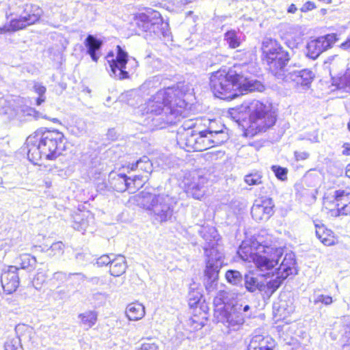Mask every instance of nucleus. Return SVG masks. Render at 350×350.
<instances>
[{"label": "nucleus", "mask_w": 350, "mask_h": 350, "mask_svg": "<svg viewBox=\"0 0 350 350\" xmlns=\"http://www.w3.org/2000/svg\"><path fill=\"white\" fill-rule=\"evenodd\" d=\"M180 86L161 90L147 103V113L159 115L158 120L167 124H175L183 117L186 106Z\"/></svg>", "instance_id": "f257e3e1"}, {"label": "nucleus", "mask_w": 350, "mask_h": 350, "mask_svg": "<svg viewBox=\"0 0 350 350\" xmlns=\"http://www.w3.org/2000/svg\"><path fill=\"white\" fill-rule=\"evenodd\" d=\"M243 77L236 70H218L211 75L210 85L215 96L221 99H233L238 96L237 90L243 92L262 91L263 85L258 81H246L243 83Z\"/></svg>", "instance_id": "f03ea898"}, {"label": "nucleus", "mask_w": 350, "mask_h": 350, "mask_svg": "<svg viewBox=\"0 0 350 350\" xmlns=\"http://www.w3.org/2000/svg\"><path fill=\"white\" fill-rule=\"evenodd\" d=\"M243 112L249 116V127L257 132H265L276 122V113L270 103L252 100L243 103L239 107L232 109L230 113L236 122L243 118Z\"/></svg>", "instance_id": "7ed1b4c3"}, {"label": "nucleus", "mask_w": 350, "mask_h": 350, "mask_svg": "<svg viewBox=\"0 0 350 350\" xmlns=\"http://www.w3.org/2000/svg\"><path fill=\"white\" fill-rule=\"evenodd\" d=\"M262 59L269 72L280 81L286 72V65L290 60L288 51H285L275 40L265 38L262 43Z\"/></svg>", "instance_id": "20e7f679"}, {"label": "nucleus", "mask_w": 350, "mask_h": 350, "mask_svg": "<svg viewBox=\"0 0 350 350\" xmlns=\"http://www.w3.org/2000/svg\"><path fill=\"white\" fill-rule=\"evenodd\" d=\"M38 138L40 148L46 160H53L61 154L65 148L66 140L62 133L57 130H38L34 133Z\"/></svg>", "instance_id": "39448f33"}, {"label": "nucleus", "mask_w": 350, "mask_h": 350, "mask_svg": "<svg viewBox=\"0 0 350 350\" xmlns=\"http://www.w3.org/2000/svg\"><path fill=\"white\" fill-rule=\"evenodd\" d=\"M243 250L240 249L238 252L241 258L244 260L253 261L257 270L262 273L263 276H268L271 272L273 273V269L278 264L279 259L282 256L283 251L282 248L265 247L263 249L262 254H251L249 256H243L242 253ZM274 275V274H273Z\"/></svg>", "instance_id": "423d86ee"}, {"label": "nucleus", "mask_w": 350, "mask_h": 350, "mask_svg": "<svg viewBox=\"0 0 350 350\" xmlns=\"http://www.w3.org/2000/svg\"><path fill=\"white\" fill-rule=\"evenodd\" d=\"M176 204V198L169 194L153 195L147 210L154 222L162 224L171 219Z\"/></svg>", "instance_id": "0eeeda50"}, {"label": "nucleus", "mask_w": 350, "mask_h": 350, "mask_svg": "<svg viewBox=\"0 0 350 350\" xmlns=\"http://www.w3.org/2000/svg\"><path fill=\"white\" fill-rule=\"evenodd\" d=\"M106 59L110 67V76L124 79L129 77V73L125 70L128 62V54L120 46H117V55L114 58L113 52H109Z\"/></svg>", "instance_id": "6e6552de"}, {"label": "nucleus", "mask_w": 350, "mask_h": 350, "mask_svg": "<svg viewBox=\"0 0 350 350\" xmlns=\"http://www.w3.org/2000/svg\"><path fill=\"white\" fill-rule=\"evenodd\" d=\"M43 14L42 8L35 4H26L18 18L11 20L12 29L19 30L38 22Z\"/></svg>", "instance_id": "1a4fd4ad"}, {"label": "nucleus", "mask_w": 350, "mask_h": 350, "mask_svg": "<svg viewBox=\"0 0 350 350\" xmlns=\"http://www.w3.org/2000/svg\"><path fill=\"white\" fill-rule=\"evenodd\" d=\"M244 287L247 291L255 293L257 291L263 293L267 297H270L279 287L280 282H273V280L265 283L260 281L258 278L252 274H245L243 277Z\"/></svg>", "instance_id": "9d476101"}, {"label": "nucleus", "mask_w": 350, "mask_h": 350, "mask_svg": "<svg viewBox=\"0 0 350 350\" xmlns=\"http://www.w3.org/2000/svg\"><path fill=\"white\" fill-rule=\"evenodd\" d=\"M286 73L280 80L284 83H294L297 85H301L309 88L314 78V72L309 69H295L293 66H288L286 68Z\"/></svg>", "instance_id": "9b49d317"}, {"label": "nucleus", "mask_w": 350, "mask_h": 350, "mask_svg": "<svg viewBox=\"0 0 350 350\" xmlns=\"http://www.w3.org/2000/svg\"><path fill=\"white\" fill-rule=\"evenodd\" d=\"M336 40L337 38L335 33L327 34L310 40L307 44L308 56L315 59L323 51L331 48Z\"/></svg>", "instance_id": "f8f14e48"}, {"label": "nucleus", "mask_w": 350, "mask_h": 350, "mask_svg": "<svg viewBox=\"0 0 350 350\" xmlns=\"http://www.w3.org/2000/svg\"><path fill=\"white\" fill-rule=\"evenodd\" d=\"M250 314H241L235 306L230 307V310H223L216 312V317L218 321L227 323V326L232 330L238 329L244 323L245 318L249 317Z\"/></svg>", "instance_id": "ddd939ff"}, {"label": "nucleus", "mask_w": 350, "mask_h": 350, "mask_svg": "<svg viewBox=\"0 0 350 350\" xmlns=\"http://www.w3.org/2000/svg\"><path fill=\"white\" fill-rule=\"evenodd\" d=\"M215 123H211L204 131L203 133V146L204 150L210 148L217 146L225 142L227 139V135L224 132V125H220L219 129L216 130L214 128Z\"/></svg>", "instance_id": "4468645a"}, {"label": "nucleus", "mask_w": 350, "mask_h": 350, "mask_svg": "<svg viewBox=\"0 0 350 350\" xmlns=\"http://www.w3.org/2000/svg\"><path fill=\"white\" fill-rule=\"evenodd\" d=\"M273 206L270 198L256 200L251 208L252 218L256 221H267L273 213Z\"/></svg>", "instance_id": "2eb2a0df"}, {"label": "nucleus", "mask_w": 350, "mask_h": 350, "mask_svg": "<svg viewBox=\"0 0 350 350\" xmlns=\"http://www.w3.org/2000/svg\"><path fill=\"white\" fill-rule=\"evenodd\" d=\"M19 269L16 266H9L1 274V282L2 287L7 294L14 292L19 285V278L17 271Z\"/></svg>", "instance_id": "dca6fc26"}, {"label": "nucleus", "mask_w": 350, "mask_h": 350, "mask_svg": "<svg viewBox=\"0 0 350 350\" xmlns=\"http://www.w3.org/2000/svg\"><path fill=\"white\" fill-rule=\"evenodd\" d=\"M295 260L293 253L286 254L280 267L275 269V277L273 282H280V286L288 276L293 273Z\"/></svg>", "instance_id": "f3484780"}, {"label": "nucleus", "mask_w": 350, "mask_h": 350, "mask_svg": "<svg viewBox=\"0 0 350 350\" xmlns=\"http://www.w3.org/2000/svg\"><path fill=\"white\" fill-rule=\"evenodd\" d=\"M197 132L192 129L179 130L177 133V143L187 152L196 151Z\"/></svg>", "instance_id": "a211bd4d"}, {"label": "nucleus", "mask_w": 350, "mask_h": 350, "mask_svg": "<svg viewBox=\"0 0 350 350\" xmlns=\"http://www.w3.org/2000/svg\"><path fill=\"white\" fill-rule=\"evenodd\" d=\"M26 144L28 148L27 157L29 160L36 165L42 159H44L42 154L40 144L38 138L35 135H29L26 140Z\"/></svg>", "instance_id": "6ab92c4d"}, {"label": "nucleus", "mask_w": 350, "mask_h": 350, "mask_svg": "<svg viewBox=\"0 0 350 350\" xmlns=\"http://www.w3.org/2000/svg\"><path fill=\"white\" fill-rule=\"evenodd\" d=\"M151 13L153 15L152 19L155 20V21H154L149 33L157 36H162L164 38H169L170 36V31L168 24L163 21L159 12H152Z\"/></svg>", "instance_id": "aec40b11"}, {"label": "nucleus", "mask_w": 350, "mask_h": 350, "mask_svg": "<svg viewBox=\"0 0 350 350\" xmlns=\"http://www.w3.org/2000/svg\"><path fill=\"white\" fill-rule=\"evenodd\" d=\"M84 44L87 49V53L90 55L92 61L97 62L100 57L103 41L93 35H88L84 41Z\"/></svg>", "instance_id": "412c9836"}, {"label": "nucleus", "mask_w": 350, "mask_h": 350, "mask_svg": "<svg viewBox=\"0 0 350 350\" xmlns=\"http://www.w3.org/2000/svg\"><path fill=\"white\" fill-rule=\"evenodd\" d=\"M131 178L125 174L110 173L109 183L111 187L118 192H124L131 188Z\"/></svg>", "instance_id": "4be33fe9"}, {"label": "nucleus", "mask_w": 350, "mask_h": 350, "mask_svg": "<svg viewBox=\"0 0 350 350\" xmlns=\"http://www.w3.org/2000/svg\"><path fill=\"white\" fill-rule=\"evenodd\" d=\"M249 346L254 350H273L275 341L269 336L255 335L252 337Z\"/></svg>", "instance_id": "5701e85b"}, {"label": "nucleus", "mask_w": 350, "mask_h": 350, "mask_svg": "<svg viewBox=\"0 0 350 350\" xmlns=\"http://www.w3.org/2000/svg\"><path fill=\"white\" fill-rule=\"evenodd\" d=\"M206 179L204 177H199L197 180H195L189 184L186 188V192L189 196H191L193 198L200 200L205 193L206 188L205 183Z\"/></svg>", "instance_id": "b1692460"}, {"label": "nucleus", "mask_w": 350, "mask_h": 350, "mask_svg": "<svg viewBox=\"0 0 350 350\" xmlns=\"http://www.w3.org/2000/svg\"><path fill=\"white\" fill-rule=\"evenodd\" d=\"M204 253L207 258L206 262L216 264L217 261L220 265H223L224 254L221 246L219 244L205 246Z\"/></svg>", "instance_id": "393cba45"}, {"label": "nucleus", "mask_w": 350, "mask_h": 350, "mask_svg": "<svg viewBox=\"0 0 350 350\" xmlns=\"http://www.w3.org/2000/svg\"><path fill=\"white\" fill-rule=\"evenodd\" d=\"M316 236L321 242L327 246L333 245L336 243V238L333 232L327 229L324 225L315 224Z\"/></svg>", "instance_id": "a878e982"}, {"label": "nucleus", "mask_w": 350, "mask_h": 350, "mask_svg": "<svg viewBox=\"0 0 350 350\" xmlns=\"http://www.w3.org/2000/svg\"><path fill=\"white\" fill-rule=\"evenodd\" d=\"M126 315L130 321H138L145 315V307L138 302L129 304L126 308Z\"/></svg>", "instance_id": "bb28decb"}, {"label": "nucleus", "mask_w": 350, "mask_h": 350, "mask_svg": "<svg viewBox=\"0 0 350 350\" xmlns=\"http://www.w3.org/2000/svg\"><path fill=\"white\" fill-rule=\"evenodd\" d=\"M222 265L216 261V264L206 262V269L204 270L205 280L207 284L211 286L218 278V275Z\"/></svg>", "instance_id": "cd10ccee"}, {"label": "nucleus", "mask_w": 350, "mask_h": 350, "mask_svg": "<svg viewBox=\"0 0 350 350\" xmlns=\"http://www.w3.org/2000/svg\"><path fill=\"white\" fill-rule=\"evenodd\" d=\"M111 275L118 277L122 275L126 269V260L123 256H118L113 258L111 262Z\"/></svg>", "instance_id": "c85d7f7f"}, {"label": "nucleus", "mask_w": 350, "mask_h": 350, "mask_svg": "<svg viewBox=\"0 0 350 350\" xmlns=\"http://www.w3.org/2000/svg\"><path fill=\"white\" fill-rule=\"evenodd\" d=\"M200 233L207 243L206 246L219 244V235L214 227H204Z\"/></svg>", "instance_id": "c756f323"}, {"label": "nucleus", "mask_w": 350, "mask_h": 350, "mask_svg": "<svg viewBox=\"0 0 350 350\" xmlns=\"http://www.w3.org/2000/svg\"><path fill=\"white\" fill-rule=\"evenodd\" d=\"M89 215H86L85 213L79 212L73 216V228L83 233L89 226Z\"/></svg>", "instance_id": "7c9ffc66"}, {"label": "nucleus", "mask_w": 350, "mask_h": 350, "mask_svg": "<svg viewBox=\"0 0 350 350\" xmlns=\"http://www.w3.org/2000/svg\"><path fill=\"white\" fill-rule=\"evenodd\" d=\"M130 168L131 170L139 169L144 173L149 174L152 172V164L148 157L144 156L135 163H132Z\"/></svg>", "instance_id": "2f4dec72"}, {"label": "nucleus", "mask_w": 350, "mask_h": 350, "mask_svg": "<svg viewBox=\"0 0 350 350\" xmlns=\"http://www.w3.org/2000/svg\"><path fill=\"white\" fill-rule=\"evenodd\" d=\"M79 318L81 319L82 325L89 329L92 327L97 321V314L94 311H86L80 314Z\"/></svg>", "instance_id": "473e14b6"}, {"label": "nucleus", "mask_w": 350, "mask_h": 350, "mask_svg": "<svg viewBox=\"0 0 350 350\" xmlns=\"http://www.w3.org/2000/svg\"><path fill=\"white\" fill-rule=\"evenodd\" d=\"M227 282L232 285H242L243 277L242 274L237 270H228L225 275Z\"/></svg>", "instance_id": "72a5a7b5"}, {"label": "nucleus", "mask_w": 350, "mask_h": 350, "mask_svg": "<svg viewBox=\"0 0 350 350\" xmlns=\"http://www.w3.org/2000/svg\"><path fill=\"white\" fill-rule=\"evenodd\" d=\"M20 269L31 270L36 264V259L29 254H23L20 256Z\"/></svg>", "instance_id": "f704fd0d"}, {"label": "nucleus", "mask_w": 350, "mask_h": 350, "mask_svg": "<svg viewBox=\"0 0 350 350\" xmlns=\"http://www.w3.org/2000/svg\"><path fill=\"white\" fill-rule=\"evenodd\" d=\"M224 40L226 41L230 48L235 49L239 46L240 38L237 36V33L234 30L228 31L224 34Z\"/></svg>", "instance_id": "c9c22d12"}, {"label": "nucleus", "mask_w": 350, "mask_h": 350, "mask_svg": "<svg viewBox=\"0 0 350 350\" xmlns=\"http://www.w3.org/2000/svg\"><path fill=\"white\" fill-rule=\"evenodd\" d=\"M334 198L336 206L338 208L350 201V193L344 190H336L334 191Z\"/></svg>", "instance_id": "e433bc0d"}, {"label": "nucleus", "mask_w": 350, "mask_h": 350, "mask_svg": "<svg viewBox=\"0 0 350 350\" xmlns=\"http://www.w3.org/2000/svg\"><path fill=\"white\" fill-rule=\"evenodd\" d=\"M336 85L338 89L343 90L350 93V69L347 70L346 72L338 78Z\"/></svg>", "instance_id": "4c0bfd02"}, {"label": "nucleus", "mask_w": 350, "mask_h": 350, "mask_svg": "<svg viewBox=\"0 0 350 350\" xmlns=\"http://www.w3.org/2000/svg\"><path fill=\"white\" fill-rule=\"evenodd\" d=\"M148 20V10L146 13H139L134 17V23L138 28L137 33L140 34L144 31Z\"/></svg>", "instance_id": "58836bf2"}, {"label": "nucleus", "mask_w": 350, "mask_h": 350, "mask_svg": "<svg viewBox=\"0 0 350 350\" xmlns=\"http://www.w3.org/2000/svg\"><path fill=\"white\" fill-rule=\"evenodd\" d=\"M68 276L67 282H69L70 285L75 287L80 286L86 278L85 275L82 273H69Z\"/></svg>", "instance_id": "ea45409f"}, {"label": "nucleus", "mask_w": 350, "mask_h": 350, "mask_svg": "<svg viewBox=\"0 0 350 350\" xmlns=\"http://www.w3.org/2000/svg\"><path fill=\"white\" fill-rule=\"evenodd\" d=\"M34 92L38 94V98L36 99V105H40L42 103L45 101V93L46 91V87L42 85L40 83H35L33 87Z\"/></svg>", "instance_id": "a19ab883"}, {"label": "nucleus", "mask_w": 350, "mask_h": 350, "mask_svg": "<svg viewBox=\"0 0 350 350\" xmlns=\"http://www.w3.org/2000/svg\"><path fill=\"white\" fill-rule=\"evenodd\" d=\"M262 178L261 174L256 172L246 175L244 180L248 185H258L262 183Z\"/></svg>", "instance_id": "79ce46f5"}, {"label": "nucleus", "mask_w": 350, "mask_h": 350, "mask_svg": "<svg viewBox=\"0 0 350 350\" xmlns=\"http://www.w3.org/2000/svg\"><path fill=\"white\" fill-rule=\"evenodd\" d=\"M225 293H220L217 296H216L213 299V304L216 306L215 309V317H216V312L217 310H227L226 306L225 305V302L224 300Z\"/></svg>", "instance_id": "37998d69"}, {"label": "nucleus", "mask_w": 350, "mask_h": 350, "mask_svg": "<svg viewBox=\"0 0 350 350\" xmlns=\"http://www.w3.org/2000/svg\"><path fill=\"white\" fill-rule=\"evenodd\" d=\"M49 251L51 256H61L64 251V245L62 241L55 242L51 245Z\"/></svg>", "instance_id": "c03bdc74"}, {"label": "nucleus", "mask_w": 350, "mask_h": 350, "mask_svg": "<svg viewBox=\"0 0 350 350\" xmlns=\"http://www.w3.org/2000/svg\"><path fill=\"white\" fill-rule=\"evenodd\" d=\"M21 347L19 338L8 339L4 345L5 350H17Z\"/></svg>", "instance_id": "a18cd8bd"}, {"label": "nucleus", "mask_w": 350, "mask_h": 350, "mask_svg": "<svg viewBox=\"0 0 350 350\" xmlns=\"http://www.w3.org/2000/svg\"><path fill=\"white\" fill-rule=\"evenodd\" d=\"M333 302L332 297L328 295H317L314 297L313 303L317 305L319 303H322L325 306H329Z\"/></svg>", "instance_id": "49530a36"}, {"label": "nucleus", "mask_w": 350, "mask_h": 350, "mask_svg": "<svg viewBox=\"0 0 350 350\" xmlns=\"http://www.w3.org/2000/svg\"><path fill=\"white\" fill-rule=\"evenodd\" d=\"M272 171L275 173V176L284 180L286 178L287 170L280 166L273 165L271 167Z\"/></svg>", "instance_id": "de8ad7c7"}, {"label": "nucleus", "mask_w": 350, "mask_h": 350, "mask_svg": "<svg viewBox=\"0 0 350 350\" xmlns=\"http://www.w3.org/2000/svg\"><path fill=\"white\" fill-rule=\"evenodd\" d=\"M158 347L151 339H147L141 345L138 350H157Z\"/></svg>", "instance_id": "09e8293b"}, {"label": "nucleus", "mask_w": 350, "mask_h": 350, "mask_svg": "<svg viewBox=\"0 0 350 350\" xmlns=\"http://www.w3.org/2000/svg\"><path fill=\"white\" fill-rule=\"evenodd\" d=\"M69 273H66L64 271H57L53 273V279L59 282H67L68 279Z\"/></svg>", "instance_id": "8fccbe9b"}, {"label": "nucleus", "mask_w": 350, "mask_h": 350, "mask_svg": "<svg viewBox=\"0 0 350 350\" xmlns=\"http://www.w3.org/2000/svg\"><path fill=\"white\" fill-rule=\"evenodd\" d=\"M112 260L109 255H103L97 258L96 264L99 267L107 266L111 264Z\"/></svg>", "instance_id": "3c124183"}, {"label": "nucleus", "mask_w": 350, "mask_h": 350, "mask_svg": "<svg viewBox=\"0 0 350 350\" xmlns=\"http://www.w3.org/2000/svg\"><path fill=\"white\" fill-rule=\"evenodd\" d=\"M201 298V294L198 291H191L189 293V304L193 306L197 304Z\"/></svg>", "instance_id": "603ef678"}, {"label": "nucleus", "mask_w": 350, "mask_h": 350, "mask_svg": "<svg viewBox=\"0 0 350 350\" xmlns=\"http://www.w3.org/2000/svg\"><path fill=\"white\" fill-rule=\"evenodd\" d=\"M152 12H155V11L150 10V9L148 10V20H147L146 28H145L144 32L150 33V31L152 29L151 27L153 25V23H154V21H155V20L152 19L153 15L151 13Z\"/></svg>", "instance_id": "864d4df0"}, {"label": "nucleus", "mask_w": 350, "mask_h": 350, "mask_svg": "<svg viewBox=\"0 0 350 350\" xmlns=\"http://www.w3.org/2000/svg\"><path fill=\"white\" fill-rule=\"evenodd\" d=\"M338 215H350V201L337 208Z\"/></svg>", "instance_id": "5fc2aeb1"}, {"label": "nucleus", "mask_w": 350, "mask_h": 350, "mask_svg": "<svg viewBox=\"0 0 350 350\" xmlns=\"http://www.w3.org/2000/svg\"><path fill=\"white\" fill-rule=\"evenodd\" d=\"M203 133H205V132L200 131V132L197 133L196 151H203L204 150Z\"/></svg>", "instance_id": "6e6d98bb"}, {"label": "nucleus", "mask_w": 350, "mask_h": 350, "mask_svg": "<svg viewBox=\"0 0 350 350\" xmlns=\"http://www.w3.org/2000/svg\"><path fill=\"white\" fill-rule=\"evenodd\" d=\"M340 59L338 55L329 57L327 59V60L325 62V64H329V66H330L329 68L331 70H334L336 64L339 62ZM330 74L332 75V71H330Z\"/></svg>", "instance_id": "4d7b16f0"}, {"label": "nucleus", "mask_w": 350, "mask_h": 350, "mask_svg": "<svg viewBox=\"0 0 350 350\" xmlns=\"http://www.w3.org/2000/svg\"><path fill=\"white\" fill-rule=\"evenodd\" d=\"M129 182H131V188L129 189L131 192H134L135 190L139 189L143 186L144 183H145V180H138V179H131L129 180Z\"/></svg>", "instance_id": "13d9d810"}, {"label": "nucleus", "mask_w": 350, "mask_h": 350, "mask_svg": "<svg viewBox=\"0 0 350 350\" xmlns=\"http://www.w3.org/2000/svg\"><path fill=\"white\" fill-rule=\"evenodd\" d=\"M88 254L83 252H79L75 254V259L79 264H83L84 262L87 261L88 260Z\"/></svg>", "instance_id": "bf43d9fd"}, {"label": "nucleus", "mask_w": 350, "mask_h": 350, "mask_svg": "<svg viewBox=\"0 0 350 350\" xmlns=\"http://www.w3.org/2000/svg\"><path fill=\"white\" fill-rule=\"evenodd\" d=\"M316 8V5L312 1H307L306 2L300 9L302 12H306Z\"/></svg>", "instance_id": "052dcab7"}, {"label": "nucleus", "mask_w": 350, "mask_h": 350, "mask_svg": "<svg viewBox=\"0 0 350 350\" xmlns=\"http://www.w3.org/2000/svg\"><path fill=\"white\" fill-rule=\"evenodd\" d=\"M235 306V310H238L241 314H247V312L250 310V307L249 305L243 306L240 304H236L234 305Z\"/></svg>", "instance_id": "680f3d73"}, {"label": "nucleus", "mask_w": 350, "mask_h": 350, "mask_svg": "<svg viewBox=\"0 0 350 350\" xmlns=\"http://www.w3.org/2000/svg\"><path fill=\"white\" fill-rule=\"evenodd\" d=\"M295 157L297 161L305 160L308 158L309 154L306 152H295Z\"/></svg>", "instance_id": "e2e57ef3"}, {"label": "nucleus", "mask_w": 350, "mask_h": 350, "mask_svg": "<svg viewBox=\"0 0 350 350\" xmlns=\"http://www.w3.org/2000/svg\"><path fill=\"white\" fill-rule=\"evenodd\" d=\"M76 124H77L79 133H83L85 131V124L83 121L79 120L78 122H76Z\"/></svg>", "instance_id": "0e129e2a"}, {"label": "nucleus", "mask_w": 350, "mask_h": 350, "mask_svg": "<svg viewBox=\"0 0 350 350\" xmlns=\"http://www.w3.org/2000/svg\"><path fill=\"white\" fill-rule=\"evenodd\" d=\"M16 30H14L12 29L11 26V22L10 23V25L8 26H3L0 27V34L5 33L9 31H15Z\"/></svg>", "instance_id": "69168bd1"}, {"label": "nucleus", "mask_w": 350, "mask_h": 350, "mask_svg": "<svg viewBox=\"0 0 350 350\" xmlns=\"http://www.w3.org/2000/svg\"><path fill=\"white\" fill-rule=\"evenodd\" d=\"M159 81V78L157 77H154L152 78V79L151 80H148V81H146L144 84H143V88H146V87H150L152 86V83L154 82V81Z\"/></svg>", "instance_id": "338daca9"}, {"label": "nucleus", "mask_w": 350, "mask_h": 350, "mask_svg": "<svg viewBox=\"0 0 350 350\" xmlns=\"http://www.w3.org/2000/svg\"><path fill=\"white\" fill-rule=\"evenodd\" d=\"M343 147L345 149L342 151V154L345 155H350V144H345Z\"/></svg>", "instance_id": "774afa93"}]
</instances>
